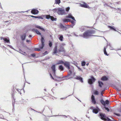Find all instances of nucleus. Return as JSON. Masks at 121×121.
<instances>
[{
	"label": "nucleus",
	"mask_w": 121,
	"mask_h": 121,
	"mask_svg": "<svg viewBox=\"0 0 121 121\" xmlns=\"http://www.w3.org/2000/svg\"><path fill=\"white\" fill-rule=\"evenodd\" d=\"M95 32V31L93 30H88L84 33L83 36L82 35H80V36H82L84 38L87 39L91 36H93L92 35L94 34Z\"/></svg>",
	"instance_id": "obj_1"
},
{
	"label": "nucleus",
	"mask_w": 121,
	"mask_h": 121,
	"mask_svg": "<svg viewBox=\"0 0 121 121\" xmlns=\"http://www.w3.org/2000/svg\"><path fill=\"white\" fill-rule=\"evenodd\" d=\"M53 11L55 12H56L59 15L66 14L64 9L63 8H59L54 9L53 10Z\"/></svg>",
	"instance_id": "obj_2"
},
{
	"label": "nucleus",
	"mask_w": 121,
	"mask_h": 121,
	"mask_svg": "<svg viewBox=\"0 0 121 121\" xmlns=\"http://www.w3.org/2000/svg\"><path fill=\"white\" fill-rule=\"evenodd\" d=\"M101 118L102 120L107 121H112L111 120L107 117H106L105 114L101 113L100 114Z\"/></svg>",
	"instance_id": "obj_3"
},
{
	"label": "nucleus",
	"mask_w": 121,
	"mask_h": 121,
	"mask_svg": "<svg viewBox=\"0 0 121 121\" xmlns=\"http://www.w3.org/2000/svg\"><path fill=\"white\" fill-rule=\"evenodd\" d=\"M41 44H40L39 46V48L41 49H43L44 46V38L42 35L41 36Z\"/></svg>",
	"instance_id": "obj_4"
},
{
	"label": "nucleus",
	"mask_w": 121,
	"mask_h": 121,
	"mask_svg": "<svg viewBox=\"0 0 121 121\" xmlns=\"http://www.w3.org/2000/svg\"><path fill=\"white\" fill-rule=\"evenodd\" d=\"M64 65L67 68H68V69L69 70L70 74H71L72 71H73H73H71L69 70L70 69V65L69 62H65V63L64 62Z\"/></svg>",
	"instance_id": "obj_5"
},
{
	"label": "nucleus",
	"mask_w": 121,
	"mask_h": 121,
	"mask_svg": "<svg viewBox=\"0 0 121 121\" xmlns=\"http://www.w3.org/2000/svg\"><path fill=\"white\" fill-rule=\"evenodd\" d=\"M46 18L48 19H49L50 18L51 20L52 21H56L57 20L56 18H54L53 17L49 15H46Z\"/></svg>",
	"instance_id": "obj_6"
},
{
	"label": "nucleus",
	"mask_w": 121,
	"mask_h": 121,
	"mask_svg": "<svg viewBox=\"0 0 121 121\" xmlns=\"http://www.w3.org/2000/svg\"><path fill=\"white\" fill-rule=\"evenodd\" d=\"M65 45V43H63L61 44H60V48L58 50V52H61L64 51V48L63 47V46L64 45Z\"/></svg>",
	"instance_id": "obj_7"
},
{
	"label": "nucleus",
	"mask_w": 121,
	"mask_h": 121,
	"mask_svg": "<svg viewBox=\"0 0 121 121\" xmlns=\"http://www.w3.org/2000/svg\"><path fill=\"white\" fill-rule=\"evenodd\" d=\"M100 102L104 106H105L106 104H108L109 103V101L108 100H107L105 101H104L103 99H101L100 100Z\"/></svg>",
	"instance_id": "obj_8"
},
{
	"label": "nucleus",
	"mask_w": 121,
	"mask_h": 121,
	"mask_svg": "<svg viewBox=\"0 0 121 121\" xmlns=\"http://www.w3.org/2000/svg\"><path fill=\"white\" fill-rule=\"evenodd\" d=\"M91 102L92 104H95L96 103V101L95 99V97L93 95H91Z\"/></svg>",
	"instance_id": "obj_9"
},
{
	"label": "nucleus",
	"mask_w": 121,
	"mask_h": 121,
	"mask_svg": "<svg viewBox=\"0 0 121 121\" xmlns=\"http://www.w3.org/2000/svg\"><path fill=\"white\" fill-rule=\"evenodd\" d=\"M95 79L92 77H91V78L89 79L88 80V83H89L91 84H92L93 82H95Z\"/></svg>",
	"instance_id": "obj_10"
},
{
	"label": "nucleus",
	"mask_w": 121,
	"mask_h": 121,
	"mask_svg": "<svg viewBox=\"0 0 121 121\" xmlns=\"http://www.w3.org/2000/svg\"><path fill=\"white\" fill-rule=\"evenodd\" d=\"M50 74L51 77L54 80H55L56 81H57L59 82H60L61 81L62 79H61L60 77H56L54 78L52 76L51 74V73H50Z\"/></svg>",
	"instance_id": "obj_11"
},
{
	"label": "nucleus",
	"mask_w": 121,
	"mask_h": 121,
	"mask_svg": "<svg viewBox=\"0 0 121 121\" xmlns=\"http://www.w3.org/2000/svg\"><path fill=\"white\" fill-rule=\"evenodd\" d=\"M1 39L3 40L4 41V43H10V42L9 41V38H8V39H7L5 38H4L3 37H1Z\"/></svg>",
	"instance_id": "obj_12"
},
{
	"label": "nucleus",
	"mask_w": 121,
	"mask_h": 121,
	"mask_svg": "<svg viewBox=\"0 0 121 121\" xmlns=\"http://www.w3.org/2000/svg\"><path fill=\"white\" fill-rule=\"evenodd\" d=\"M100 111V110L99 108L98 107H96V108H94L93 109V112L94 113L97 114L99 111Z\"/></svg>",
	"instance_id": "obj_13"
},
{
	"label": "nucleus",
	"mask_w": 121,
	"mask_h": 121,
	"mask_svg": "<svg viewBox=\"0 0 121 121\" xmlns=\"http://www.w3.org/2000/svg\"><path fill=\"white\" fill-rule=\"evenodd\" d=\"M39 11L36 9H33L31 11V13L34 14H37L39 13Z\"/></svg>",
	"instance_id": "obj_14"
},
{
	"label": "nucleus",
	"mask_w": 121,
	"mask_h": 121,
	"mask_svg": "<svg viewBox=\"0 0 121 121\" xmlns=\"http://www.w3.org/2000/svg\"><path fill=\"white\" fill-rule=\"evenodd\" d=\"M80 6L85 8H86L88 9L90 8V7L88 6V5H87L85 3H84L82 4H81Z\"/></svg>",
	"instance_id": "obj_15"
},
{
	"label": "nucleus",
	"mask_w": 121,
	"mask_h": 121,
	"mask_svg": "<svg viewBox=\"0 0 121 121\" xmlns=\"http://www.w3.org/2000/svg\"><path fill=\"white\" fill-rule=\"evenodd\" d=\"M66 17L74 19V17L73 16L72 14L70 13H69L68 15L66 16Z\"/></svg>",
	"instance_id": "obj_16"
},
{
	"label": "nucleus",
	"mask_w": 121,
	"mask_h": 121,
	"mask_svg": "<svg viewBox=\"0 0 121 121\" xmlns=\"http://www.w3.org/2000/svg\"><path fill=\"white\" fill-rule=\"evenodd\" d=\"M51 69L53 72L54 73V74H55L56 71L55 65H53L51 67Z\"/></svg>",
	"instance_id": "obj_17"
},
{
	"label": "nucleus",
	"mask_w": 121,
	"mask_h": 121,
	"mask_svg": "<svg viewBox=\"0 0 121 121\" xmlns=\"http://www.w3.org/2000/svg\"><path fill=\"white\" fill-rule=\"evenodd\" d=\"M75 78L78 80H79L81 82H83L82 78L80 76H77Z\"/></svg>",
	"instance_id": "obj_18"
},
{
	"label": "nucleus",
	"mask_w": 121,
	"mask_h": 121,
	"mask_svg": "<svg viewBox=\"0 0 121 121\" xmlns=\"http://www.w3.org/2000/svg\"><path fill=\"white\" fill-rule=\"evenodd\" d=\"M64 62L62 60H58L57 61V62L56 63V65H58L60 64H64Z\"/></svg>",
	"instance_id": "obj_19"
},
{
	"label": "nucleus",
	"mask_w": 121,
	"mask_h": 121,
	"mask_svg": "<svg viewBox=\"0 0 121 121\" xmlns=\"http://www.w3.org/2000/svg\"><path fill=\"white\" fill-rule=\"evenodd\" d=\"M35 27L41 30L42 31H45L44 29L42 27H41L40 26H36Z\"/></svg>",
	"instance_id": "obj_20"
},
{
	"label": "nucleus",
	"mask_w": 121,
	"mask_h": 121,
	"mask_svg": "<svg viewBox=\"0 0 121 121\" xmlns=\"http://www.w3.org/2000/svg\"><path fill=\"white\" fill-rule=\"evenodd\" d=\"M73 21H71V22L72 24L73 25V26H72V27H73V26L75 25V23L76 22V20H75V18H74V19H72Z\"/></svg>",
	"instance_id": "obj_21"
},
{
	"label": "nucleus",
	"mask_w": 121,
	"mask_h": 121,
	"mask_svg": "<svg viewBox=\"0 0 121 121\" xmlns=\"http://www.w3.org/2000/svg\"><path fill=\"white\" fill-rule=\"evenodd\" d=\"M101 79L103 81H106L108 80V78L106 76H104Z\"/></svg>",
	"instance_id": "obj_22"
},
{
	"label": "nucleus",
	"mask_w": 121,
	"mask_h": 121,
	"mask_svg": "<svg viewBox=\"0 0 121 121\" xmlns=\"http://www.w3.org/2000/svg\"><path fill=\"white\" fill-rule=\"evenodd\" d=\"M59 39L60 41H63V35H59Z\"/></svg>",
	"instance_id": "obj_23"
},
{
	"label": "nucleus",
	"mask_w": 121,
	"mask_h": 121,
	"mask_svg": "<svg viewBox=\"0 0 121 121\" xmlns=\"http://www.w3.org/2000/svg\"><path fill=\"white\" fill-rule=\"evenodd\" d=\"M86 28V27L85 26H82L80 28V30L82 32Z\"/></svg>",
	"instance_id": "obj_24"
},
{
	"label": "nucleus",
	"mask_w": 121,
	"mask_h": 121,
	"mask_svg": "<svg viewBox=\"0 0 121 121\" xmlns=\"http://www.w3.org/2000/svg\"><path fill=\"white\" fill-rule=\"evenodd\" d=\"M63 22H68L70 21V20L69 19H63Z\"/></svg>",
	"instance_id": "obj_25"
},
{
	"label": "nucleus",
	"mask_w": 121,
	"mask_h": 121,
	"mask_svg": "<svg viewBox=\"0 0 121 121\" xmlns=\"http://www.w3.org/2000/svg\"><path fill=\"white\" fill-rule=\"evenodd\" d=\"M21 37L22 40H25L26 38V34H24L22 35L21 36Z\"/></svg>",
	"instance_id": "obj_26"
},
{
	"label": "nucleus",
	"mask_w": 121,
	"mask_h": 121,
	"mask_svg": "<svg viewBox=\"0 0 121 121\" xmlns=\"http://www.w3.org/2000/svg\"><path fill=\"white\" fill-rule=\"evenodd\" d=\"M57 52V47L56 46L54 48L53 53L55 54Z\"/></svg>",
	"instance_id": "obj_27"
},
{
	"label": "nucleus",
	"mask_w": 121,
	"mask_h": 121,
	"mask_svg": "<svg viewBox=\"0 0 121 121\" xmlns=\"http://www.w3.org/2000/svg\"><path fill=\"white\" fill-rule=\"evenodd\" d=\"M98 83H99V86L100 87H102V86L103 85V83L101 82L98 81Z\"/></svg>",
	"instance_id": "obj_28"
},
{
	"label": "nucleus",
	"mask_w": 121,
	"mask_h": 121,
	"mask_svg": "<svg viewBox=\"0 0 121 121\" xmlns=\"http://www.w3.org/2000/svg\"><path fill=\"white\" fill-rule=\"evenodd\" d=\"M60 2V0H55V3L59 4Z\"/></svg>",
	"instance_id": "obj_29"
},
{
	"label": "nucleus",
	"mask_w": 121,
	"mask_h": 121,
	"mask_svg": "<svg viewBox=\"0 0 121 121\" xmlns=\"http://www.w3.org/2000/svg\"><path fill=\"white\" fill-rule=\"evenodd\" d=\"M108 28H110L111 29L115 31H117L112 26H108Z\"/></svg>",
	"instance_id": "obj_30"
},
{
	"label": "nucleus",
	"mask_w": 121,
	"mask_h": 121,
	"mask_svg": "<svg viewBox=\"0 0 121 121\" xmlns=\"http://www.w3.org/2000/svg\"><path fill=\"white\" fill-rule=\"evenodd\" d=\"M35 31L37 34L38 35H41V36L42 35L41 34L38 30H35Z\"/></svg>",
	"instance_id": "obj_31"
},
{
	"label": "nucleus",
	"mask_w": 121,
	"mask_h": 121,
	"mask_svg": "<svg viewBox=\"0 0 121 121\" xmlns=\"http://www.w3.org/2000/svg\"><path fill=\"white\" fill-rule=\"evenodd\" d=\"M59 69L61 70H63L64 69V68L63 66L61 65H60L59 66Z\"/></svg>",
	"instance_id": "obj_32"
},
{
	"label": "nucleus",
	"mask_w": 121,
	"mask_h": 121,
	"mask_svg": "<svg viewBox=\"0 0 121 121\" xmlns=\"http://www.w3.org/2000/svg\"><path fill=\"white\" fill-rule=\"evenodd\" d=\"M30 16L31 17H34L35 18H39L41 19H42V17H41V16H39V17H35L34 16Z\"/></svg>",
	"instance_id": "obj_33"
},
{
	"label": "nucleus",
	"mask_w": 121,
	"mask_h": 121,
	"mask_svg": "<svg viewBox=\"0 0 121 121\" xmlns=\"http://www.w3.org/2000/svg\"><path fill=\"white\" fill-rule=\"evenodd\" d=\"M94 94L95 95H98L99 94V92L97 91H95L94 92Z\"/></svg>",
	"instance_id": "obj_34"
},
{
	"label": "nucleus",
	"mask_w": 121,
	"mask_h": 121,
	"mask_svg": "<svg viewBox=\"0 0 121 121\" xmlns=\"http://www.w3.org/2000/svg\"><path fill=\"white\" fill-rule=\"evenodd\" d=\"M41 49L40 48H35L34 49V51H41Z\"/></svg>",
	"instance_id": "obj_35"
},
{
	"label": "nucleus",
	"mask_w": 121,
	"mask_h": 121,
	"mask_svg": "<svg viewBox=\"0 0 121 121\" xmlns=\"http://www.w3.org/2000/svg\"><path fill=\"white\" fill-rule=\"evenodd\" d=\"M85 62L84 61L82 62V66H84L85 65Z\"/></svg>",
	"instance_id": "obj_36"
},
{
	"label": "nucleus",
	"mask_w": 121,
	"mask_h": 121,
	"mask_svg": "<svg viewBox=\"0 0 121 121\" xmlns=\"http://www.w3.org/2000/svg\"><path fill=\"white\" fill-rule=\"evenodd\" d=\"M104 54H105L106 55H107L108 56V55H107V52L106 51V48H104Z\"/></svg>",
	"instance_id": "obj_37"
},
{
	"label": "nucleus",
	"mask_w": 121,
	"mask_h": 121,
	"mask_svg": "<svg viewBox=\"0 0 121 121\" xmlns=\"http://www.w3.org/2000/svg\"><path fill=\"white\" fill-rule=\"evenodd\" d=\"M69 9H70V7H68L66 8V11L68 12L69 11Z\"/></svg>",
	"instance_id": "obj_38"
},
{
	"label": "nucleus",
	"mask_w": 121,
	"mask_h": 121,
	"mask_svg": "<svg viewBox=\"0 0 121 121\" xmlns=\"http://www.w3.org/2000/svg\"><path fill=\"white\" fill-rule=\"evenodd\" d=\"M9 47L10 48H12V49H13V50H15V51H16V50H15L14 48L13 47L11 46V45H8Z\"/></svg>",
	"instance_id": "obj_39"
},
{
	"label": "nucleus",
	"mask_w": 121,
	"mask_h": 121,
	"mask_svg": "<svg viewBox=\"0 0 121 121\" xmlns=\"http://www.w3.org/2000/svg\"><path fill=\"white\" fill-rule=\"evenodd\" d=\"M49 42V45L50 47H51L52 45V43L50 41Z\"/></svg>",
	"instance_id": "obj_40"
},
{
	"label": "nucleus",
	"mask_w": 121,
	"mask_h": 121,
	"mask_svg": "<svg viewBox=\"0 0 121 121\" xmlns=\"http://www.w3.org/2000/svg\"><path fill=\"white\" fill-rule=\"evenodd\" d=\"M105 109L107 110V111L108 112H109V109H108V108H106L105 107Z\"/></svg>",
	"instance_id": "obj_41"
},
{
	"label": "nucleus",
	"mask_w": 121,
	"mask_h": 121,
	"mask_svg": "<svg viewBox=\"0 0 121 121\" xmlns=\"http://www.w3.org/2000/svg\"><path fill=\"white\" fill-rule=\"evenodd\" d=\"M20 53L23 55H26V52H23V53H22V52H20Z\"/></svg>",
	"instance_id": "obj_42"
},
{
	"label": "nucleus",
	"mask_w": 121,
	"mask_h": 121,
	"mask_svg": "<svg viewBox=\"0 0 121 121\" xmlns=\"http://www.w3.org/2000/svg\"><path fill=\"white\" fill-rule=\"evenodd\" d=\"M31 56L33 57H35V54H32L31 55Z\"/></svg>",
	"instance_id": "obj_43"
},
{
	"label": "nucleus",
	"mask_w": 121,
	"mask_h": 121,
	"mask_svg": "<svg viewBox=\"0 0 121 121\" xmlns=\"http://www.w3.org/2000/svg\"><path fill=\"white\" fill-rule=\"evenodd\" d=\"M73 34L74 36L76 37H77L78 36V35H77L75 33H74Z\"/></svg>",
	"instance_id": "obj_44"
},
{
	"label": "nucleus",
	"mask_w": 121,
	"mask_h": 121,
	"mask_svg": "<svg viewBox=\"0 0 121 121\" xmlns=\"http://www.w3.org/2000/svg\"><path fill=\"white\" fill-rule=\"evenodd\" d=\"M90 109H93V106L91 107L90 108Z\"/></svg>",
	"instance_id": "obj_45"
},
{
	"label": "nucleus",
	"mask_w": 121,
	"mask_h": 121,
	"mask_svg": "<svg viewBox=\"0 0 121 121\" xmlns=\"http://www.w3.org/2000/svg\"><path fill=\"white\" fill-rule=\"evenodd\" d=\"M26 42H29L30 41V40H26Z\"/></svg>",
	"instance_id": "obj_46"
},
{
	"label": "nucleus",
	"mask_w": 121,
	"mask_h": 121,
	"mask_svg": "<svg viewBox=\"0 0 121 121\" xmlns=\"http://www.w3.org/2000/svg\"><path fill=\"white\" fill-rule=\"evenodd\" d=\"M19 90H18V89H17V91H18V92H20V94H21V93L20 92V91H19Z\"/></svg>",
	"instance_id": "obj_47"
},
{
	"label": "nucleus",
	"mask_w": 121,
	"mask_h": 121,
	"mask_svg": "<svg viewBox=\"0 0 121 121\" xmlns=\"http://www.w3.org/2000/svg\"><path fill=\"white\" fill-rule=\"evenodd\" d=\"M116 115H117V116H120V114H116Z\"/></svg>",
	"instance_id": "obj_48"
},
{
	"label": "nucleus",
	"mask_w": 121,
	"mask_h": 121,
	"mask_svg": "<svg viewBox=\"0 0 121 121\" xmlns=\"http://www.w3.org/2000/svg\"><path fill=\"white\" fill-rule=\"evenodd\" d=\"M27 12V11H26V12L22 11V12H21V13H24V12Z\"/></svg>",
	"instance_id": "obj_49"
},
{
	"label": "nucleus",
	"mask_w": 121,
	"mask_h": 121,
	"mask_svg": "<svg viewBox=\"0 0 121 121\" xmlns=\"http://www.w3.org/2000/svg\"><path fill=\"white\" fill-rule=\"evenodd\" d=\"M77 67H78V69L79 70H81V69L79 67L77 66Z\"/></svg>",
	"instance_id": "obj_50"
},
{
	"label": "nucleus",
	"mask_w": 121,
	"mask_h": 121,
	"mask_svg": "<svg viewBox=\"0 0 121 121\" xmlns=\"http://www.w3.org/2000/svg\"><path fill=\"white\" fill-rule=\"evenodd\" d=\"M31 37H32V35H29V38Z\"/></svg>",
	"instance_id": "obj_51"
},
{
	"label": "nucleus",
	"mask_w": 121,
	"mask_h": 121,
	"mask_svg": "<svg viewBox=\"0 0 121 121\" xmlns=\"http://www.w3.org/2000/svg\"><path fill=\"white\" fill-rule=\"evenodd\" d=\"M45 54H46L47 53V52L46 51L45 52Z\"/></svg>",
	"instance_id": "obj_52"
},
{
	"label": "nucleus",
	"mask_w": 121,
	"mask_h": 121,
	"mask_svg": "<svg viewBox=\"0 0 121 121\" xmlns=\"http://www.w3.org/2000/svg\"><path fill=\"white\" fill-rule=\"evenodd\" d=\"M110 49L111 50H113V48H111L110 47Z\"/></svg>",
	"instance_id": "obj_53"
},
{
	"label": "nucleus",
	"mask_w": 121,
	"mask_h": 121,
	"mask_svg": "<svg viewBox=\"0 0 121 121\" xmlns=\"http://www.w3.org/2000/svg\"><path fill=\"white\" fill-rule=\"evenodd\" d=\"M23 52H22V51H20V52H22V53H23Z\"/></svg>",
	"instance_id": "obj_54"
},
{
	"label": "nucleus",
	"mask_w": 121,
	"mask_h": 121,
	"mask_svg": "<svg viewBox=\"0 0 121 121\" xmlns=\"http://www.w3.org/2000/svg\"><path fill=\"white\" fill-rule=\"evenodd\" d=\"M65 98H61L60 99H63Z\"/></svg>",
	"instance_id": "obj_55"
},
{
	"label": "nucleus",
	"mask_w": 121,
	"mask_h": 121,
	"mask_svg": "<svg viewBox=\"0 0 121 121\" xmlns=\"http://www.w3.org/2000/svg\"><path fill=\"white\" fill-rule=\"evenodd\" d=\"M89 65V63H87L86 64V65L88 66Z\"/></svg>",
	"instance_id": "obj_56"
},
{
	"label": "nucleus",
	"mask_w": 121,
	"mask_h": 121,
	"mask_svg": "<svg viewBox=\"0 0 121 121\" xmlns=\"http://www.w3.org/2000/svg\"><path fill=\"white\" fill-rule=\"evenodd\" d=\"M101 95L102 96H103V94H102V93H101Z\"/></svg>",
	"instance_id": "obj_57"
},
{
	"label": "nucleus",
	"mask_w": 121,
	"mask_h": 121,
	"mask_svg": "<svg viewBox=\"0 0 121 121\" xmlns=\"http://www.w3.org/2000/svg\"><path fill=\"white\" fill-rule=\"evenodd\" d=\"M73 26V25H72L71 26V27H72V26Z\"/></svg>",
	"instance_id": "obj_58"
},
{
	"label": "nucleus",
	"mask_w": 121,
	"mask_h": 121,
	"mask_svg": "<svg viewBox=\"0 0 121 121\" xmlns=\"http://www.w3.org/2000/svg\"><path fill=\"white\" fill-rule=\"evenodd\" d=\"M65 116V117H67L66 116Z\"/></svg>",
	"instance_id": "obj_59"
}]
</instances>
